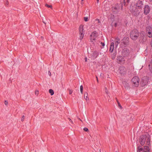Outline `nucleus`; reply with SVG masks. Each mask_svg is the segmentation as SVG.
Instances as JSON below:
<instances>
[{
  "mask_svg": "<svg viewBox=\"0 0 152 152\" xmlns=\"http://www.w3.org/2000/svg\"><path fill=\"white\" fill-rule=\"evenodd\" d=\"M123 4L122 3H120V4H117L115 6L113 7L112 9V11L113 13L114 14H116L118 13L120 10V8L121 10L123 9Z\"/></svg>",
  "mask_w": 152,
  "mask_h": 152,
  "instance_id": "f257e3e1",
  "label": "nucleus"
},
{
  "mask_svg": "<svg viewBox=\"0 0 152 152\" xmlns=\"http://www.w3.org/2000/svg\"><path fill=\"white\" fill-rule=\"evenodd\" d=\"M130 38L133 40H136L139 36V33L137 29L132 31L130 34Z\"/></svg>",
  "mask_w": 152,
  "mask_h": 152,
  "instance_id": "f03ea898",
  "label": "nucleus"
},
{
  "mask_svg": "<svg viewBox=\"0 0 152 152\" xmlns=\"http://www.w3.org/2000/svg\"><path fill=\"white\" fill-rule=\"evenodd\" d=\"M98 36L97 32L96 31H94L91 33L90 36V41L94 43L96 40Z\"/></svg>",
  "mask_w": 152,
  "mask_h": 152,
  "instance_id": "7ed1b4c3",
  "label": "nucleus"
},
{
  "mask_svg": "<svg viewBox=\"0 0 152 152\" xmlns=\"http://www.w3.org/2000/svg\"><path fill=\"white\" fill-rule=\"evenodd\" d=\"M131 13L135 16H138L140 13V11L136 7H133L130 9Z\"/></svg>",
  "mask_w": 152,
  "mask_h": 152,
  "instance_id": "20e7f679",
  "label": "nucleus"
},
{
  "mask_svg": "<svg viewBox=\"0 0 152 152\" xmlns=\"http://www.w3.org/2000/svg\"><path fill=\"white\" fill-rule=\"evenodd\" d=\"M132 82L134 86L137 87L139 83V79L137 77H133L132 80Z\"/></svg>",
  "mask_w": 152,
  "mask_h": 152,
  "instance_id": "39448f33",
  "label": "nucleus"
},
{
  "mask_svg": "<svg viewBox=\"0 0 152 152\" xmlns=\"http://www.w3.org/2000/svg\"><path fill=\"white\" fill-rule=\"evenodd\" d=\"M129 43V39L128 37H124L122 40L121 45L124 47H126Z\"/></svg>",
  "mask_w": 152,
  "mask_h": 152,
  "instance_id": "423d86ee",
  "label": "nucleus"
},
{
  "mask_svg": "<svg viewBox=\"0 0 152 152\" xmlns=\"http://www.w3.org/2000/svg\"><path fill=\"white\" fill-rule=\"evenodd\" d=\"M137 150L138 152H150V149L148 146H144L143 149L142 148L138 147Z\"/></svg>",
  "mask_w": 152,
  "mask_h": 152,
  "instance_id": "0eeeda50",
  "label": "nucleus"
},
{
  "mask_svg": "<svg viewBox=\"0 0 152 152\" xmlns=\"http://www.w3.org/2000/svg\"><path fill=\"white\" fill-rule=\"evenodd\" d=\"M118 71V72L121 75H124L126 73V68L122 66L119 67Z\"/></svg>",
  "mask_w": 152,
  "mask_h": 152,
  "instance_id": "6e6552de",
  "label": "nucleus"
},
{
  "mask_svg": "<svg viewBox=\"0 0 152 152\" xmlns=\"http://www.w3.org/2000/svg\"><path fill=\"white\" fill-rule=\"evenodd\" d=\"M129 51L127 48H125L122 51V55L124 57L127 56L129 55Z\"/></svg>",
  "mask_w": 152,
  "mask_h": 152,
  "instance_id": "1a4fd4ad",
  "label": "nucleus"
},
{
  "mask_svg": "<svg viewBox=\"0 0 152 152\" xmlns=\"http://www.w3.org/2000/svg\"><path fill=\"white\" fill-rule=\"evenodd\" d=\"M146 135L141 136L139 140V141L141 145H144L146 140Z\"/></svg>",
  "mask_w": 152,
  "mask_h": 152,
  "instance_id": "9d476101",
  "label": "nucleus"
},
{
  "mask_svg": "<svg viewBox=\"0 0 152 152\" xmlns=\"http://www.w3.org/2000/svg\"><path fill=\"white\" fill-rule=\"evenodd\" d=\"M150 11V7L148 5H146L145 6L144 8V13L145 15L148 14Z\"/></svg>",
  "mask_w": 152,
  "mask_h": 152,
  "instance_id": "9b49d317",
  "label": "nucleus"
},
{
  "mask_svg": "<svg viewBox=\"0 0 152 152\" xmlns=\"http://www.w3.org/2000/svg\"><path fill=\"white\" fill-rule=\"evenodd\" d=\"M109 2L107 3V1H104L103 3V7L104 10L106 11L110 9L109 5Z\"/></svg>",
  "mask_w": 152,
  "mask_h": 152,
  "instance_id": "f8f14e48",
  "label": "nucleus"
},
{
  "mask_svg": "<svg viewBox=\"0 0 152 152\" xmlns=\"http://www.w3.org/2000/svg\"><path fill=\"white\" fill-rule=\"evenodd\" d=\"M120 39L117 37L115 38V47L117 48L120 42Z\"/></svg>",
  "mask_w": 152,
  "mask_h": 152,
  "instance_id": "ddd939ff",
  "label": "nucleus"
},
{
  "mask_svg": "<svg viewBox=\"0 0 152 152\" xmlns=\"http://www.w3.org/2000/svg\"><path fill=\"white\" fill-rule=\"evenodd\" d=\"M143 4V2L142 1L139 0L136 3V6L140 8H141Z\"/></svg>",
  "mask_w": 152,
  "mask_h": 152,
  "instance_id": "4468645a",
  "label": "nucleus"
},
{
  "mask_svg": "<svg viewBox=\"0 0 152 152\" xmlns=\"http://www.w3.org/2000/svg\"><path fill=\"white\" fill-rule=\"evenodd\" d=\"M83 26L82 25H80L79 27V34H84V29L83 28Z\"/></svg>",
  "mask_w": 152,
  "mask_h": 152,
  "instance_id": "2eb2a0df",
  "label": "nucleus"
},
{
  "mask_svg": "<svg viewBox=\"0 0 152 152\" xmlns=\"http://www.w3.org/2000/svg\"><path fill=\"white\" fill-rule=\"evenodd\" d=\"M117 60L120 63H123L124 59L123 57L121 56H119L117 57Z\"/></svg>",
  "mask_w": 152,
  "mask_h": 152,
  "instance_id": "dca6fc26",
  "label": "nucleus"
},
{
  "mask_svg": "<svg viewBox=\"0 0 152 152\" xmlns=\"http://www.w3.org/2000/svg\"><path fill=\"white\" fill-rule=\"evenodd\" d=\"M99 55L98 52L95 51H94L92 54V56L93 57L94 59L96 58Z\"/></svg>",
  "mask_w": 152,
  "mask_h": 152,
  "instance_id": "f3484780",
  "label": "nucleus"
},
{
  "mask_svg": "<svg viewBox=\"0 0 152 152\" xmlns=\"http://www.w3.org/2000/svg\"><path fill=\"white\" fill-rule=\"evenodd\" d=\"M114 43L113 42H112L111 43V45L110 48V50L111 52H112L113 51L114 48Z\"/></svg>",
  "mask_w": 152,
  "mask_h": 152,
  "instance_id": "a211bd4d",
  "label": "nucleus"
},
{
  "mask_svg": "<svg viewBox=\"0 0 152 152\" xmlns=\"http://www.w3.org/2000/svg\"><path fill=\"white\" fill-rule=\"evenodd\" d=\"M146 140L147 144L149 145L150 144V136L149 135L146 136Z\"/></svg>",
  "mask_w": 152,
  "mask_h": 152,
  "instance_id": "6ab92c4d",
  "label": "nucleus"
},
{
  "mask_svg": "<svg viewBox=\"0 0 152 152\" xmlns=\"http://www.w3.org/2000/svg\"><path fill=\"white\" fill-rule=\"evenodd\" d=\"M88 94L87 92L85 93L84 94V98L87 101H89V99L88 97Z\"/></svg>",
  "mask_w": 152,
  "mask_h": 152,
  "instance_id": "aec40b11",
  "label": "nucleus"
},
{
  "mask_svg": "<svg viewBox=\"0 0 152 152\" xmlns=\"http://www.w3.org/2000/svg\"><path fill=\"white\" fill-rule=\"evenodd\" d=\"M147 31L152 32V28L150 26L148 27L147 28Z\"/></svg>",
  "mask_w": 152,
  "mask_h": 152,
  "instance_id": "412c9836",
  "label": "nucleus"
},
{
  "mask_svg": "<svg viewBox=\"0 0 152 152\" xmlns=\"http://www.w3.org/2000/svg\"><path fill=\"white\" fill-rule=\"evenodd\" d=\"M123 85L126 88H128L129 87L128 84L126 82L124 81L123 82Z\"/></svg>",
  "mask_w": 152,
  "mask_h": 152,
  "instance_id": "4be33fe9",
  "label": "nucleus"
},
{
  "mask_svg": "<svg viewBox=\"0 0 152 152\" xmlns=\"http://www.w3.org/2000/svg\"><path fill=\"white\" fill-rule=\"evenodd\" d=\"M116 101L117 102V103H118V106L121 109H122V107L121 106V105L120 102L118 101V99H117V98H116Z\"/></svg>",
  "mask_w": 152,
  "mask_h": 152,
  "instance_id": "5701e85b",
  "label": "nucleus"
},
{
  "mask_svg": "<svg viewBox=\"0 0 152 152\" xmlns=\"http://www.w3.org/2000/svg\"><path fill=\"white\" fill-rule=\"evenodd\" d=\"M84 34H80V37L79 38V39L80 40H81L84 37Z\"/></svg>",
  "mask_w": 152,
  "mask_h": 152,
  "instance_id": "b1692460",
  "label": "nucleus"
},
{
  "mask_svg": "<svg viewBox=\"0 0 152 152\" xmlns=\"http://www.w3.org/2000/svg\"><path fill=\"white\" fill-rule=\"evenodd\" d=\"M148 33V35L149 37L151 38L152 37V32H147Z\"/></svg>",
  "mask_w": 152,
  "mask_h": 152,
  "instance_id": "393cba45",
  "label": "nucleus"
},
{
  "mask_svg": "<svg viewBox=\"0 0 152 152\" xmlns=\"http://www.w3.org/2000/svg\"><path fill=\"white\" fill-rule=\"evenodd\" d=\"M100 44H99V45H100V46H102V47H101V48H103V47L105 45V44L104 43L102 42H99Z\"/></svg>",
  "mask_w": 152,
  "mask_h": 152,
  "instance_id": "a878e982",
  "label": "nucleus"
},
{
  "mask_svg": "<svg viewBox=\"0 0 152 152\" xmlns=\"http://www.w3.org/2000/svg\"><path fill=\"white\" fill-rule=\"evenodd\" d=\"M49 92L50 94L51 95H53L54 94L53 91L52 89H50L49 90Z\"/></svg>",
  "mask_w": 152,
  "mask_h": 152,
  "instance_id": "bb28decb",
  "label": "nucleus"
},
{
  "mask_svg": "<svg viewBox=\"0 0 152 152\" xmlns=\"http://www.w3.org/2000/svg\"><path fill=\"white\" fill-rule=\"evenodd\" d=\"M83 86L81 85L80 86V91L81 93L82 94H83Z\"/></svg>",
  "mask_w": 152,
  "mask_h": 152,
  "instance_id": "cd10ccee",
  "label": "nucleus"
},
{
  "mask_svg": "<svg viewBox=\"0 0 152 152\" xmlns=\"http://www.w3.org/2000/svg\"><path fill=\"white\" fill-rule=\"evenodd\" d=\"M45 6L47 7H48V8H51L52 7V5H49L47 4H45Z\"/></svg>",
  "mask_w": 152,
  "mask_h": 152,
  "instance_id": "c85d7f7f",
  "label": "nucleus"
},
{
  "mask_svg": "<svg viewBox=\"0 0 152 152\" xmlns=\"http://www.w3.org/2000/svg\"><path fill=\"white\" fill-rule=\"evenodd\" d=\"M84 20L86 22L87 21H88V17H84Z\"/></svg>",
  "mask_w": 152,
  "mask_h": 152,
  "instance_id": "c756f323",
  "label": "nucleus"
},
{
  "mask_svg": "<svg viewBox=\"0 0 152 152\" xmlns=\"http://www.w3.org/2000/svg\"><path fill=\"white\" fill-rule=\"evenodd\" d=\"M105 92L107 94H108V91L107 89V88L106 87L105 88Z\"/></svg>",
  "mask_w": 152,
  "mask_h": 152,
  "instance_id": "7c9ffc66",
  "label": "nucleus"
},
{
  "mask_svg": "<svg viewBox=\"0 0 152 152\" xmlns=\"http://www.w3.org/2000/svg\"><path fill=\"white\" fill-rule=\"evenodd\" d=\"M83 130L86 132H88V129L86 127H85L83 129Z\"/></svg>",
  "mask_w": 152,
  "mask_h": 152,
  "instance_id": "2f4dec72",
  "label": "nucleus"
},
{
  "mask_svg": "<svg viewBox=\"0 0 152 152\" xmlns=\"http://www.w3.org/2000/svg\"><path fill=\"white\" fill-rule=\"evenodd\" d=\"M69 94H72V92H73V91L72 90L69 89Z\"/></svg>",
  "mask_w": 152,
  "mask_h": 152,
  "instance_id": "473e14b6",
  "label": "nucleus"
},
{
  "mask_svg": "<svg viewBox=\"0 0 152 152\" xmlns=\"http://www.w3.org/2000/svg\"><path fill=\"white\" fill-rule=\"evenodd\" d=\"M24 118H25L24 115H23L22 116L21 119V120L22 121H23L24 119Z\"/></svg>",
  "mask_w": 152,
  "mask_h": 152,
  "instance_id": "72a5a7b5",
  "label": "nucleus"
},
{
  "mask_svg": "<svg viewBox=\"0 0 152 152\" xmlns=\"http://www.w3.org/2000/svg\"><path fill=\"white\" fill-rule=\"evenodd\" d=\"M35 94L37 95H38L39 94V91L37 90L35 92Z\"/></svg>",
  "mask_w": 152,
  "mask_h": 152,
  "instance_id": "f704fd0d",
  "label": "nucleus"
},
{
  "mask_svg": "<svg viewBox=\"0 0 152 152\" xmlns=\"http://www.w3.org/2000/svg\"><path fill=\"white\" fill-rule=\"evenodd\" d=\"M68 119L69 120L70 122H71L72 124H73V121L71 119H70V118H69Z\"/></svg>",
  "mask_w": 152,
  "mask_h": 152,
  "instance_id": "c9c22d12",
  "label": "nucleus"
},
{
  "mask_svg": "<svg viewBox=\"0 0 152 152\" xmlns=\"http://www.w3.org/2000/svg\"><path fill=\"white\" fill-rule=\"evenodd\" d=\"M48 75H49L50 76H51V72H50V71H48Z\"/></svg>",
  "mask_w": 152,
  "mask_h": 152,
  "instance_id": "e433bc0d",
  "label": "nucleus"
},
{
  "mask_svg": "<svg viewBox=\"0 0 152 152\" xmlns=\"http://www.w3.org/2000/svg\"><path fill=\"white\" fill-rule=\"evenodd\" d=\"M8 104V102L7 101H5L4 102V104L6 105H7Z\"/></svg>",
  "mask_w": 152,
  "mask_h": 152,
  "instance_id": "4c0bfd02",
  "label": "nucleus"
},
{
  "mask_svg": "<svg viewBox=\"0 0 152 152\" xmlns=\"http://www.w3.org/2000/svg\"><path fill=\"white\" fill-rule=\"evenodd\" d=\"M123 2H124V5H125L126 4V2L125 1V0H123Z\"/></svg>",
  "mask_w": 152,
  "mask_h": 152,
  "instance_id": "58836bf2",
  "label": "nucleus"
},
{
  "mask_svg": "<svg viewBox=\"0 0 152 152\" xmlns=\"http://www.w3.org/2000/svg\"><path fill=\"white\" fill-rule=\"evenodd\" d=\"M5 4H6V5H8V1H7L6 2Z\"/></svg>",
  "mask_w": 152,
  "mask_h": 152,
  "instance_id": "ea45409f",
  "label": "nucleus"
},
{
  "mask_svg": "<svg viewBox=\"0 0 152 152\" xmlns=\"http://www.w3.org/2000/svg\"><path fill=\"white\" fill-rule=\"evenodd\" d=\"M126 1L127 3H129V0H126Z\"/></svg>",
  "mask_w": 152,
  "mask_h": 152,
  "instance_id": "a19ab883",
  "label": "nucleus"
},
{
  "mask_svg": "<svg viewBox=\"0 0 152 152\" xmlns=\"http://www.w3.org/2000/svg\"><path fill=\"white\" fill-rule=\"evenodd\" d=\"M85 61H86H86H87V58H85Z\"/></svg>",
  "mask_w": 152,
  "mask_h": 152,
  "instance_id": "79ce46f5",
  "label": "nucleus"
},
{
  "mask_svg": "<svg viewBox=\"0 0 152 152\" xmlns=\"http://www.w3.org/2000/svg\"><path fill=\"white\" fill-rule=\"evenodd\" d=\"M96 77V79H97V82H98V78H97V77Z\"/></svg>",
  "mask_w": 152,
  "mask_h": 152,
  "instance_id": "37998d69",
  "label": "nucleus"
},
{
  "mask_svg": "<svg viewBox=\"0 0 152 152\" xmlns=\"http://www.w3.org/2000/svg\"><path fill=\"white\" fill-rule=\"evenodd\" d=\"M97 0V3H99V0Z\"/></svg>",
  "mask_w": 152,
  "mask_h": 152,
  "instance_id": "c03bdc74",
  "label": "nucleus"
},
{
  "mask_svg": "<svg viewBox=\"0 0 152 152\" xmlns=\"http://www.w3.org/2000/svg\"><path fill=\"white\" fill-rule=\"evenodd\" d=\"M115 26H117V24H116V23H115Z\"/></svg>",
  "mask_w": 152,
  "mask_h": 152,
  "instance_id": "a18cd8bd",
  "label": "nucleus"
},
{
  "mask_svg": "<svg viewBox=\"0 0 152 152\" xmlns=\"http://www.w3.org/2000/svg\"><path fill=\"white\" fill-rule=\"evenodd\" d=\"M150 65H149V69H150Z\"/></svg>",
  "mask_w": 152,
  "mask_h": 152,
  "instance_id": "49530a36",
  "label": "nucleus"
},
{
  "mask_svg": "<svg viewBox=\"0 0 152 152\" xmlns=\"http://www.w3.org/2000/svg\"><path fill=\"white\" fill-rule=\"evenodd\" d=\"M79 120H80V121H82V120H81L80 119V118H79Z\"/></svg>",
  "mask_w": 152,
  "mask_h": 152,
  "instance_id": "de8ad7c7",
  "label": "nucleus"
},
{
  "mask_svg": "<svg viewBox=\"0 0 152 152\" xmlns=\"http://www.w3.org/2000/svg\"><path fill=\"white\" fill-rule=\"evenodd\" d=\"M98 20V23H99L100 21H99V20Z\"/></svg>",
  "mask_w": 152,
  "mask_h": 152,
  "instance_id": "09e8293b",
  "label": "nucleus"
},
{
  "mask_svg": "<svg viewBox=\"0 0 152 152\" xmlns=\"http://www.w3.org/2000/svg\"><path fill=\"white\" fill-rule=\"evenodd\" d=\"M43 23H44L45 24H46L45 23V22H44V21H43Z\"/></svg>",
  "mask_w": 152,
  "mask_h": 152,
  "instance_id": "8fccbe9b",
  "label": "nucleus"
},
{
  "mask_svg": "<svg viewBox=\"0 0 152 152\" xmlns=\"http://www.w3.org/2000/svg\"><path fill=\"white\" fill-rule=\"evenodd\" d=\"M151 63L152 64V60L151 61Z\"/></svg>",
  "mask_w": 152,
  "mask_h": 152,
  "instance_id": "3c124183",
  "label": "nucleus"
},
{
  "mask_svg": "<svg viewBox=\"0 0 152 152\" xmlns=\"http://www.w3.org/2000/svg\"><path fill=\"white\" fill-rule=\"evenodd\" d=\"M151 72H152V70H151Z\"/></svg>",
  "mask_w": 152,
  "mask_h": 152,
  "instance_id": "603ef678",
  "label": "nucleus"
},
{
  "mask_svg": "<svg viewBox=\"0 0 152 152\" xmlns=\"http://www.w3.org/2000/svg\"><path fill=\"white\" fill-rule=\"evenodd\" d=\"M83 0H81V1H83Z\"/></svg>",
  "mask_w": 152,
  "mask_h": 152,
  "instance_id": "864d4df0",
  "label": "nucleus"
}]
</instances>
